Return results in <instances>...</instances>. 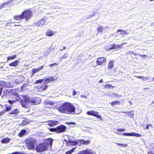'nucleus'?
Listing matches in <instances>:
<instances>
[{
  "mask_svg": "<svg viewBox=\"0 0 154 154\" xmlns=\"http://www.w3.org/2000/svg\"><path fill=\"white\" fill-rule=\"evenodd\" d=\"M148 125L151 127H152V125H151V124H148Z\"/></svg>",
  "mask_w": 154,
  "mask_h": 154,
  "instance_id": "obj_58",
  "label": "nucleus"
},
{
  "mask_svg": "<svg viewBox=\"0 0 154 154\" xmlns=\"http://www.w3.org/2000/svg\"><path fill=\"white\" fill-rule=\"evenodd\" d=\"M8 103L11 104V105H12L13 103V101L12 100H9L8 101Z\"/></svg>",
  "mask_w": 154,
  "mask_h": 154,
  "instance_id": "obj_50",
  "label": "nucleus"
},
{
  "mask_svg": "<svg viewBox=\"0 0 154 154\" xmlns=\"http://www.w3.org/2000/svg\"><path fill=\"white\" fill-rule=\"evenodd\" d=\"M20 98V102L22 106L26 109L29 108V103L32 105H36L39 104L41 101V99L39 97H35L32 99H30L28 97H21Z\"/></svg>",
  "mask_w": 154,
  "mask_h": 154,
  "instance_id": "obj_2",
  "label": "nucleus"
},
{
  "mask_svg": "<svg viewBox=\"0 0 154 154\" xmlns=\"http://www.w3.org/2000/svg\"><path fill=\"white\" fill-rule=\"evenodd\" d=\"M11 92V94H12L14 96H19L18 95V92H20L18 90H12L11 91H9Z\"/></svg>",
  "mask_w": 154,
  "mask_h": 154,
  "instance_id": "obj_12",
  "label": "nucleus"
},
{
  "mask_svg": "<svg viewBox=\"0 0 154 154\" xmlns=\"http://www.w3.org/2000/svg\"><path fill=\"white\" fill-rule=\"evenodd\" d=\"M44 66H42L41 67H38L37 69H35L33 70V73L34 74L36 72L39 71L43 69Z\"/></svg>",
  "mask_w": 154,
  "mask_h": 154,
  "instance_id": "obj_16",
  "label": "nucleus"
},
{
  "mask_svg": "<svg viewBox=\"0 0 154 154\" xmlns=\"http://www.w3.org/2000/svg\"><path fill=\"white\" fill-rule=\"evenodd\" d=\"M66 55H67V54H66V53L65 54H64V56L63 57H62V59H63V58H64V59L66 58L67 57V56Z\"/></svg>",
  "mask_w": 154,
  "mask_h": 154,
  "instance_id": "obj_49",
  "label": "nucleus"
},
{
  "mask_svg": "<svg viewBox=\"0 0 154 154\" xmlns=\"http://www.w3.org/2000/svg\"><path fill=\"white\" fill-rule=\"evenodd\" d=\"M3 90V88L1 85V82H0V96L2 94V91Z\"/></svg>",
  "mask_w": 154,
  "mask_h": 154,
  "instance_id": "obj_43",
  "label": "nucleus"
},
{
  "mask_svg": "<svg viewBox=\"0 0 154 154\" xmlns=\"http://www.w3.org/2000/svg\"><path fill=\"white\" fill-rule=\"evenodd\" d=\"M73 96H74L75 95L76 93V92L75 91V90H74L73 91Z\"/></svg>",
  "mask_w": 154,
  "mask_h": 154,
  "instance_id": "obj_54",
  "label": "nucleus"
},
{
  "mask_svg": "<svg viewBox=\"0 0 154 154\" xmlns=\"http://www.w3.org/2000/svg\"><path fill=\"white\" fill-rule=\"evenodd\" d=\"M54 34V33L51 30L48 31L46 33V35L48 36H53Z\"/></svg>",
  "mask_w": 154,
  "mask_h": 154,
  "instance_id": "obj_27",
  "label": "nucleus"
},
{
  "mask_svg": "<svg viewBox=\"0 0 154 154\" xmlns=\"http://www.w3.org/2000/svg\"><path fill=\"white\" fill-rule=\"evenodd\" d=\"M26 133V131L25 129L21 130L19 133V136L20 137H22Z\"/></svg>",
  "mask_w": 154,
  "mask_h": 154,
  "instance_id": "obj_22",
  "label": "nucleus"
},
{
  "mask_svg": "<svg viewBox=\"0 0 154 154\" xmlns=\"http://www.w3.org/2000/svg\"><path fill=\"white\" fill-rule=\"evenodd\" d=\"M20 79H21V80L19 81L18 79H16L15 80V81L17 84H20V83H21L24 80V76L23 75H21L20 76Z\"/></svg>",
  "mask_w": 154,
  "mask_h": 154,
  "instance_id": "obj_14",
  "label": "nucleus"
},
{
  "mask_svg": "<svg viewBox=\"0 0 154 154\" xmlns=\"http://www.w3.org/2000/svg\"><path fill=\"white\" fill-rule=\"evenodd\" d=\"M128 102L129 103L130 105L132 104V103L131 101H129Z\"/></svg>",
  "mask_w": 154,
  "mask_h": 154,
  "instance_id": "obj_60",
  "label": "nucleus"
},
{
  "mask_svg": "<svg viewBox=\"0 0 154 154\" xmlns=\"http://www.w3.org/2000/svg\"><path fill=\"white\" fill-rule=\"evenodd\" d=\"M26 143L27 144V148L29 150L32 149L34 147L36 140L34 138H28L26 140Z\"/></svg>",
  "mask_w": 154,
  "mask_h": 154,
  "instance_id": "obj_5",
  "label": "nucleus"
},
{
  "mask_svg": "<svg viewBox=\"0 0 154 154\" xmlns=\"http://www.w3.org/2000/svg\"><path fill=\"white\" fill-rule=\"evenodd\" d=\"M149 126L148 125H147L146 126V129H149Z\"/></svg>",
  "mask_w": 154,
  "mask_h": 154,
  "instance_id": "obj_55",
  "label": "nucleus"
},
{
  "mask_svg": "<svg viewBox=\"0 0 154 154\" xmlns=\"http://www.w3.org/2000/svg\"><path fill=\"white\" fill-rule=\"evenodd\" d=\"M138 55H139V56H140L141 57H143V58H145V57H147L146 55H145V54L141 55L140 54H138Z\"/></svg>",
  "mask_w": 154,
  "mask_h": 154,
  "instance_id": "obj_47",
  "label": "nucleus"
},
{
  "mask_svg": "<svg viewBox=\"0 0 154 154\" xmlns=\"http://www.w3.org/2000/svg\"><path fill=\"white\" fill-rule=\"evenodd\" d=\"M114 87H112L111 85L107 84L104 86V88H106L107 89H110L111 87H112V88Z\"/></svg>",
  "mask_w": 154,
  "mask_h": 154,
  "instance_id": "obj_41",
  "label": "nucleus"
},
{
  "mask_svg": "<svg viewBox=\"0 0 154 154\" xmlns=\"http://www.w3.org/2000/svg\"><path fill=\"white\" fill-rule=\"evenodd\" d=\"M16 57V55H12L11 56L8 57L7 58L8 60H9L11 59H14Z\"/></svg>",
  "mask_w": 154,
  "mask_h": 154,
  "instance_id": "obj_38",
  "label": "nucleus"
},
{
  "mask_svg": "<svg viewBox=\"0 0 154 154\" xmlns=\"http://www.w3.org/2000/svg\"><path fill=\"white\" fill-rule=\"evenodd\" d=\"M66 47H64L63 48V49H62L61 50H65L66 49Z\"/></svg>",
  "mask_w": 154,
  "mask_h": 154,
  "instance_id": "obj_59",
  "label": "nucleus"
},
{
  "mask_svg": "<svg viewBox=\"0 0 154 154\" xmlns=\"http://www.w3.org/2000/svg\"><path fill=\"white\" fill-rule=\"evenodd\" d=\"M44 79H41L36 80L35 82V84H36L44 82Z\"/></svg>",
  "mask_w": 154,
  "mask_h": 154,
  "instance_id": "obj_37",
  "label": "nucleus"
},
{
  "mask_svg": "<svg viewBox=\"0 0 154 154\" xmlns=\"http://www.w3.org/2000/svg\"><path fill=\"white\" fill-rule=\"evenodd\" d=\"M44 104L45 105H48L49 104L50 105H53L54 104V103L51 101L47 100L44 102Z\"/></svg>",
  "mask_w": 154,
  "mask_h": 154,
  "instance_id": "obj_19",
  "label": "nucleus"
},
{
  "mask_svg": "<svg viewBox=\"0 0 154 154\" xmlns=\"http://www.w3.org/2000/svg\"><path fill=\"white\" fill-rule=\"evenodd\" d=\"M67 128L66 127L63 125L57 126L56 128H51L49 130L51 132H55L57 133H60L65 132Z\"/></svg>",
  "mask_w": 154,
  "mask_h": 154,
  "instance_id": "obj_3",
  "label": "nucleus"
},
{
  "mask_svg": "<svg viewBox=\"0 0 154 154\" xmlns=\"http://www.w3.org/2000/svg\"><path fill=\"white\" fill-rule=\"evenodd\" d=\"M105 29H109L108 27V26H106V27L105 28Z\"/></svg>",
  "mask_w": 154,
  "mask_h": 154,
  "instance_id": "obj_63",
  "label": "nucleus"
},
{
  "mask_svg": "<svg viewBox=\"0 0 154 154\" xmlns=\"http://www.w3.org/2000/svg\"><path fill=\"white\" fill-rule=\"evenodd\" d=\"M26 85L25 84H23V85L21 86L20 88V90L21 91H24L25 89H26Z\"/></svg>",
  "mask_w": 154,
  "mask_h": 154,
  "instance_id": "obj_32",
  "label": "nucleus"
},
{
  "mask_svg": "<svg viewBox=\"0 0 154 154\" xmlns=\"http://www.w3.org/2000/svg\"><path fill=\"white\" fill-rule=\"evenodd\" d=\"M103 82V80L102 79H101L99 81V82L100 83H102Z\"/></svg>",
  "mask_w": 154,
  "mask_h": 154,
  "instance_id": "obj_57",
  "label": "nucleus"
},
{
  "mask_svg": "<svg viewBox=\"0 0 154 154\" xmlns=\"http://www.w3.org/2000/svg\"><path fill=\"white\" fill-rule=\"evenodd\" d=\"M50 52V49H48L47 50H46V51L45 52L44 54V55L45 57H46L49 54V53Z\"/></svg>",
  "mask_w": 154,
  "mask_h": 154,
  "instance_id": "obj_34",
  "label": "nucleus"
},
{
  "mask_svg": "<svg viewBox=\"0 0 154 154\" xmlns=\"http://www.w3.org/2000/svg\"><path fill=\"white\" fill-rule=\"evenodd\" d=\"M149 77H144L143 76L142 77V79L143 81H146L148 79Z\"/></svg>",
  "mask_w": 154,
  "mask_h": 154,
  "instance_id": "obj_46",
  "label": "nucleus"
},
{
  "mask_svg": "<svg viewBox=\"0 0 154 154\" xmlns=\"http://www.w3.org/2000/svg\"><path fill=\"white\" fill-rule=\"evenodd\" d=\"M14 26H20V25H18V24H17V25H14Z\"/></svg>",
  "mask_w": 154,
  "mask_h": 154,
  "instance_id": "obj_62",
  "label": "nucleus"
},
{
  "mask_svg": "<svg viewBox=\"0 0 154 154\" xmlns=\"http://www.w3.org/2000/svg\"><path fill=\"white\" fill-rule=\"evenodd\" d=\"M60 112L68 114H74L75 113V108L72 103L66 102L63 103L58 108Z\"/></svg>",
  "mask_w": 154,
  "mask_h": 154,
  "instance_id": "obj_1",
  "label": "nucleus"
},
{
  "mask_svg": "<svg viewBox=\"0 0 154 154\" xmlns=\"http://www.w3.org/2000/svg\"><path fill=\"white\" fill-rule=\"evenodd\" d=\"M10 139L8 138H5L3 139L1 141L2 143H8L10 141Z\"/></svg>",
  "mask_w": 154,
  "mask_h": 154,
  "instance_id": "obj_21",
  "label": "nucleus"
},
{
  "mask_svg": "<svg viewBox=\"0 0 154 154\" xmlns=\"http://www.w3.org/2000/svg\"><path fill=\"white\" fill-rule=\"evenodd\" d=\"M5 110L4 111V112H6L10 110L11 109V106H8V105H5Z\"/></svg>",
  "mask_w": 154,
  "mask_h": 154,
  "instance_id": "obj_24",
  "label": "nucleus"
},
{
  "mask_svg": "<svg viewBox=\"0 0 154 154\" xmlns=\"http://www.w3.org/2000/svg\"><path fill=\"white\" fill-rule=\"evenodd\" d=\"M113 61H110L108 65V68L109 69H111L113 67L114 64Z\"/></svg>",
  "mask_w": 154,
  "mask_h": 154,
  "instance_id": "obj_26",
  "label": "nucleus"
},
{
  "mask_svg": "<svg viewBox=\"0 0 154 154\" xmlns=\"http://www.w3.org/2000/svg\"><path fill=\"white\" fill-rule=\"evenodd\" d=\"M82 143L84 144H88L90 143V141L89 140H82Z\"/></svg>",
  "mask_w": 154,
  "mask_h": 154,
  "instance_id": "obj_39",
  "label": "nucleus"
},
{
  "mask_svg": "<svg viewBox=\"0 0 154 154\" xmlns=\"http://www.w3.org/2000/svg\"><path fill=\"white\" fill-rule=\"evenodd\" d=\"M58 65V64L56 63H54L53 64H50L49 65V66H50L51 67H53L54 66H57Z\"/></svg>",
  "mask_w": 154,
  "mask_h": 154,
  "instance_id": "obj_44",
  "label": "nucleus"
},
{
  "mask_svg": "<svg viewBox=\"0 0 154 154\" xmlns=\"http://www.w3.org/2000/svg\"><path fill=\"white\" fill-rule=\"evenodd\" d=\"M45 18L42 19L38 21L35 23V25L38 26H43L45 25L46 24V22Z\"/></svg>",
  "mask_w": 154,
  "mask_h": 154,
  "instance_id": "obj_8",
  "label": "nucleus"
},
{
  "mask_svg": "<svg viewBox=\"0 0 154 154\" xmlns=\"http://www.w3.org/2000/svg\"><path fill=\"white\" fill-rule=\"evenodd\" d=\"M23 18H25L26 21H28L30 19L32 16V13L29 10L24 11L22 13Z\"/></svg>",
  "mask_w": 154,
  "mask_h": 154,
  "instance_id": "obj_6",
  "label": "nucleus"
},
{
  "mask_svg": "<svg viewBox=\"0 0 154 154\" xmlns=\"http://www.w3.org/2000/svg\"><path fill=\"white\" fill-rule=\"evenodd\" d=\"M52 142H53V140H52V139L51 138H50V142H49L50 144H52Z\"/></svg>",
  "mask_w": 154,
  "mask_h": 154,
  "instance_id": "obj_52",
  "label": "nucleus"
},
{
  "mask_svg": "<svg viewBox=\"0 0 154 154\" xmlns=\"http://www.w3.org/2000/svg\"><path fill=\"white\" fill-rule=\"evenodd\" d=\"M19 112V111L17 109H14V110L10 112L9 114H16Z\"/></svg>",
  "mask_w": 154,
  "mask_h": 154,
  "instance_id": "obj_25",
  "label": "nucleus"
},
{
  "mask_svg": "<svg viewBox=\"0 0 154 154\" xmlns=\"http://www.w3.org/2000/svg\"><path fill=\"white\" fill-rule=\"evenodd\" d=\"M12 154H25L18 152H15L12 153Z\"/></svg>",
  "mask_w": 154,
  "mask_h": 154,
  "instance_id": "obj_48",
  "label": "nucleus"
},
{
  "mask_svg": "<svg viewBox=\"0 0 154 154\" xmlns=\"http://www.w3.org/2000/svg\"><path fill=\"white\" fill-rule=\"evenodd\" d=\"M117 131L119 132L124 131H125V129L124 128L118 129Z\"/></svg>",
  "mask_w": 154,
  "mask_h": 154,
  "instance_id": "obj_45",
  "label": "nucleus"
},
{
  "mask_svg": "<svg viewBox=\"0 0 154 154\" xmlns=\"http://www.w3.org/2000/svg\"><path fill=\"white\" fill-rule=\"evenodd\" d=\"M123 112L124 113H126L127 114V115L131 118H133L134 117V111L133 110L128 112Z\"/></svg>",
  "mask_w": 154,
  "mask_h": 154,
  "instance_id": "obj_11",
  "label": "nucleus"
},
{
  "mask_svg": "<svg viewBox=\"0 0 154 154\" xmlns=\"http://www.w3.org/2000/svg\"><path fill=\"white\" fill-rule=\"evenodd\" d=\"M123 135L126 136H131V133H122Z\"/></svg>",
  "mask_w": 154,
  "mask_h": 154,
  "instance_id": "obj_42",
  "label": "nucleus"
},
{
  "mask_svg": "<svg viewBox=\"0 0 154 154\" xmlns=\"http://www.w3.org/2000/svg\"><path fill=\"white\" fill-rule=\"evenodd\" d=\"M74 154H94V153L90 149H86L78 153Z\"/></svg>",
  "mask_w": 154,
  "mask_h": 154,
  "instance_id": "obj_9",
  "label": "nucleus"
},
{
  "mask_svg": "<svg viewBox=\"0 0 154 154\" xmlns=\"http://www.w3.org/2000/svg\"><path fill=\"white\" fill-rule=\"evenodd\" d=\"M75 149V147L73 148H72L71 150L66 151L65 153L66 154H71L74 152V150Z\"/></svg>",
  "mask_w": 154,
  "mask_h": 154,
  "instance_id": "obj_28",
  "label": "nucleus"
},
{
  "mask_svg": "<svg viewBox=\"0 0 154 154\" xmlns=\"http://www.w3.org/2000/svg\"><path fill=\"white\" fill-rule=\"evenodd\" d=\"M87 114L89 115L94 116L99 119H101V116L99 115L98 112L93 110L87 111Z\"/></svg>",
  "mask_w": 154,
  "mask_h": 154,
  "instance_id": "obj_7",
  "label": "nucleus"
},
{
  "mask_svg": "<svg viewBox=\"0 0 154 154\" xmlns=\"http://www.w3.org/2000/svg\"><path fill=\"white\" fill-rule=\"evenodd\" d=\"M14 19L16 20H20V19H23V17L21 14L20 15H16L14 17Z\"/></svg>",
  "mask_w": 154,
  "mask_h": 154,
  "instance_id": "obj_23",
  "label": "nucleus"
},
{
  "mask_svg": "<svg viewBox=\"0 0 154 154\" xmlns=\"http://www.w3.org/2000/svg\"><path fill=\"white\" fill-rule=\"evenodd\" d=\"M68 143L72 146H76L78 144V142L75 140H69Z\"/></svg>",
  "mask_w": 154,
  "mask_h": 154,
  "instance_id": "obj_15",
  "label": "nucleus"
},
{
  "mask_svg": "<svg viewBox=\"0 0 154 154\" xmlns=\"http://www.w3.org/2000/svg\"><path fill=\"white\" fill-rule=\"evenodd\" d=\"M48 87L47 85H43L40 86V88L43 91L46 90Z\"/></svg>",
  "mask_w": 154,
  "mask_h": 154,
  "instance_id": "obj_36",
  "label": "nucleus"
},
{
  "mask_svg": "<svg viewBox=\"0 0 154 154\" xmlns=\"http://www.w3.org/2000/svg\"><path fill=\"white\" fill-rule=\"evenodd\" d=\"M143 77V76H137V77L139 79H142Z\"/></svg>",
  "mask_w": 154,
  "mask_h": 154,
  "instance_id": "obj_56",
  "label": "nucleus"
},
{
  "mask_svg": "<svg viewBox=\"0 0 154 154\" xmlns=\"http://www.w3.org/2000/svg\"><path fill=\"white\" fill-rule=\"evenodd\" d=\"M19 62V60H16L12 63H10L9 65L11 66H16L18 65Z\"/></svg>",
  "mask_w": 154,
  "mask_h": 154,
  "instance_id": "obj_17",
  "label": "nucleus"
},
{
  "mask_svg": "<svg viewBox=\"0 0 154 154\" xmlns=\"http://www.w3.org/2000/svg\"><path fill=\"white\" fill-rule=\"evenodd\" d=\"M57 122V121H51L49 123V125L50 126H53L56 125Z\"/></svg>",
  "mask_w": 154,
  "mask_h": 154,
  "instance_id": "obj_29",
  "label": "nucleus"
},
{
  "mask_svg": "<svg viewBox=\"0 0 154 154\" xmlns=\"http://www.w3.org/2000/svg\"><path fill=\"white\" fill-rule=\"evenodd\" d=\"M147 154H154V152L152 151L149 152L147 153Z\"/></svg>",
  "mask_w": 154,
  "mask_h": 154,
  "instance_id": "obj_51",
  "label": "nucleus"
},
{
  "mask_svg": "<svg viewBox=\"0 0 154 154\" xmlns=\"http://www.w3.org/2000/svg\"><path fill=\"white\" fill-rule=\"evenodd\" d=\"M14 26H20V25H18V24H17V25H14Z\"/></svg>",
  "mask_w": 154,
  "mask_h": 154,
  "instance_id": "obj_61",
  "label": "nucleus"
},
{
  "mask_svg": "<svg viewBox=\"0 0 154 154\" xmlns=\"http://www.w3.org/2000/svg\"><path fill=\"white\" fill-rule=\"evenodd\" d=\"M123 47L122 45H117L115 44H113L112 45V47L111 49H116L119 48H122Z\"/></svg>",
  "mask_w": 154,
  "mask_h": 154,
  "instance_id": "obj_18",
  "label": "nucleus"
},
{
  "mask_svg": "<svg viewBox=\"0 0 154 154\" xmlns=\"http://www.w3.org/2000/svg\"><path fill=\"white\" fill-rule=\"evenodd\" d=\"M104 28L103 27V26H100L99 27L97 28V31L98 32H101V33H102L103 29Z\"/></svg>",
  "mask_w": 154,
  "mask_h": 154,
  "instance_id": "obj_33",
  "label": "nucleus"
},
{
  "mask_svg": "<svg viewBox=\"0 0 154 154\" xmlns=\"http://www.w3.org/2000/svg\"><path fill=\"white\" fill-rule=\"evenodd\" d=\"M111 104L112 106H113L116 105H119L120 104V103L119 101H115L112 102Z\"/></svg>",
  "mask_w": 154,
  "mask_h": 154,
  "instance_id": "obj_31",
  "label": "nucleus"
},
{
  "mask_svg": "<svg viewBox=\"0 0 154 154\" xmlns=\"http://www.w3.org/2000/svg\"><path fill=\"white\" fill-rule=\"evenodd\" d=\"M10 2H8L6 3H2V4H1L0 5V9H1L3 8H4V6L5 5H8L9 3Z\"/></svg>",
  "mask_w": 154,
  "mask_h": 154,
  "instance_id": "obj_30",
  "label": "nucleus"
},
{
  "mask_svg": "<svg viewBox=\"0 0 154 154\" xmlns=\"http://www.w3.org/2000/svg\"><path fill=\"white\" fill-rule=\"evenodd\" d=\"M141 136V135L140 134L134 133L132 132L131 133V136H135L136 137H140Z\"/></svg>",
  "mask_w": 154,
  "mask_h": 154,
  "instance_id": "obj_35",
  "label": "nucleus"
},
{
  "mask_svg": "<svg viewBox=\"0 0 154 154\" xmlns=\"http://www.w3.org/2000/svg\"><path fill=\"white\" fill-rule=\"evenodd\" d=\"M120 32V34L122 35L123 36L128 34V33L125 31L119 29L117 31V32Z\"/></svg>",
  "mask_w": 154,
  "mask_h": 154,
  "instance_id": "obj_20",
  "label": "nucleus"
},
{
  "mask_svg": "<svg viewBox=\"0 0 154 154\" xmlns=\"http://www.w3.org/2000/svg\"><path fill=\"white\" fill-rule=\"evenodd\" d=\"M116 143L120 146H123L124 147H127L128 145L127 144L120 143Z\"/></svg>",
  "mask_w": 154,
  "mask_h": 154,
  "instance_id": "obj_40",
  "label": "nucleus"
},
{
  "mask_svg": "<svg viewBox=\"0 0 154 154\" xmlns=\"http://www.w3.org/2000/svg\"><path fill=\"white\" fill-rule=\"evenodd\" d=\"M68 124H69L75 125V123L74 122H69L68 123Z\"/></svg>",
  "mask_w": 154,
  "mask_h": 154,
  "instance_id": "obj_53",
  "label": "nucleus"
},
{
  "mask_svg": "<svg viewBox=\"0 0 154 154\" xmlns=\"http://www.w3.org/2000/svg\"><path fill=\"white\" fill-rule=\"evenodd\" d=\"M44 79V84H47L50 82L51 81H53L54 78L53 77H50V78H47Z\"/></svg>",
  "mask_w": 154,
  "mask_h": 154,
  "instance_id": "obj_13",
  "label": "nucleus"
},
{
  "mask_svg": "<svg viewBox=\"0 0 154 154\" xmlns=\"http://www.w3.org/2000/svg\"><path fill=\"white\" fill-rule=\"evenodd\" d=\"M49 146L48 143H43L37 146L36 150L37 152H42L46 151Z\"/></svg>",
  "mask_w": 154,
  "mask_h": 154,
  "instance_id": "obj_4",
  "label": "nucleus"
},
{
  "mask_svg": "<svg viewBox=\"0 0 154 154\" xmlns=\"http://www.w3.org/2000/svg\"><path fill=\"white\" fill-rule=\"evenodd\" d=\"M106 58L104 57H100L97 60L96 63L97 65H101V64L106 61Z\"/></svg>",
  "mask_w": 154,
  "mask_h": 154,
  "instance_id": "obj_10",
  "label": "nucleus"
},
{
  "mask_svg": "<svg viewBox=\"0 0 154 154\" xmlns=\"http://www.w3.org/2000/svg\"><path fill=\"white\" fill-rule=\"evenodd\" d=\"M152 103L154 104V101H152Z\"/></svg>",
  "mask_w": 154,
  "mask_h": 154,
  "instance_id": "obj_64",
  "label": "nucleus"
}]
</instances>
